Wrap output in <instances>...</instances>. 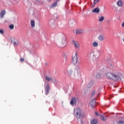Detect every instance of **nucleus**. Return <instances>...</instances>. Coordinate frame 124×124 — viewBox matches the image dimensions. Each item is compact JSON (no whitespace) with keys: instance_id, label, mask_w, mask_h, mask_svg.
Masks as SVG:
<instances>
[{"instance_id":"9d476101","label":"nucleus","mask_w":124,"mask_h":124,"mask_svg":"<svg viewBox=\"0 0 124 124\" xmlns=\"http://www.w3.org/2000/svg\"><path fill=\"white\" fill-rule=\"evenodd\" d=\"M98 39L99 41L102 42V41H104V40L105 39V38H104V36L100 35L98 37Z\"/></svg>"},{"instance_id":"ddd939ff","label":"nucleus","mask_w":124,"mask_h":124,"mask_svg":"<svg viewBox=\"0 0 124 124\" xmlns=\"http://www.w3.org/2000/svg\"><path fill=\"white\" fill-rule=\"evenodd\" d=\"M93 80H91L87 85V88H92L93 85Z\"/></svg>"},{"instance_id":"1a4fd4ad","label":"nucleus","mask_w":124,"mask_h":124,"mask_svg":"<svg viewBox=\"0 0 124 124\" xmlns=\"http://www.w3.org/2000/svg\"><path fill=\"white\" fill-rule=\"evenodd\" d=\"M49 91H50V86L47 84L45 89V93L46 95L49 93Z\"/></svg>"},{"instance_id":"dca6fc26","label":"nucleus","mask_w":124,"mask_h":124,"mask_svg":"<svg viewBox=\"0 0 124 124\" xmlns=\"http://www.w3.org/2000/svg\"><path fill=\"white\" fill-rule=\"evenodd\" d=\"M92 45L94 48H96L98 46V43L96 41H94Z\"/></svg>"},{"instance_id":"412c9836","label":"nucleus","mask_w":124,"mask_h":124,"mask_svg":"<svg viewBox=\"0 0 124 124\" xmlns=\"http://www.w3.org/2000/svg\"><path fill=\"white\" fill-rule=\"evenodd\" d=\"M31 25L32 28H34V27H35V22H34V20H31Z\"/></svg>"},{"instance_id":"0eeeda50","label":"nucleus","mask_w":124,"mask_h":124,"mask_svg":"<svg viewBox=\"0 0 124 124\" xmlns=\"http://www.w3.org/2000/svg\"><path fill=\"white\" fill-rule=\"evenodd\" d=\"M76 103H77V99L75 97H72L70 102V104L72 106L74 105H76Z\"/></svg>"},{"instance_id":"f257e3e1","label":"nucleus","mask_w":124,"mask_h":124,"mask_svg":"<svg viewBox=\"0 0 124 124\" xmlns=\"http://www.w3.org/2000/svg\"><path fill=\"white\" fill-rule=\"evenodd\" d=\"M72 63L76 67L74 69V73H78V71L80 69V66H79V63L78 61V56H77V53H76L75 55L73 56Z\"/></svg>"},{"instance_id":"2f4dec72","label":"nucleus","mask_w":124,"mask_h":124,"mask_svg":"<svg viewBox=\"0 0 124 124\" xmlns=\"http://www.w3.org/2000/svg\"><path fill=\"white\" fill-rule=\"evenodd\" d=\"M121 27L122 28H124V22L122 23V25H121Z\"/></svg>"},{"instance_id":"a211bd4d","label":"nucleus","mask_w":124,"mask_h":124,"mask_svg":"<svg viewBox=\"0 0 124 124\" xmlns=\"http://www.w3.org/2000/svg\"><path fill=\"white\" fill-rule=\"evenodd\" d=\"M59 0H56V2L52 4V5L51 6V8H53V7H56L58 4V1H59Z\"/></svg>"},{"instance_id":"473e14b6","label":"nucleus","mask_w":124,"mask_h":124,"mask_svg":"<svg viewBox=\"0 0 124 124\" xmlns=\"http://www.w3.org/2000/svg\"><path fill=\"white\" fill-rule=\"evenodd\" d=\"M95 115H96V116H99V114H98V113L97 112H95Z\"/></svg>"},{"instance_id":"393cba45","label":"nucleus","mask_w":124,"mask_h":124,"mask_svg":"<svg viewBox=\"0 0 124 124\" xmlns=\"http://www.w3.org/2000/svg\"><path fill=\"white\" fill-rule=\"evenodd\" d=\"M96 77L97 78V79H100V78H101V75L99 74H98L96 75Z\"/></svg>"},{"instance_id":"423d86ee","label":"nucleus","mask_w":124,"mask_h":124,"mask_svg":"<svg viewBox=\"0 0 124 124\" xmlns=\"http://www.w3.org/2000/svg\"><path fill=\"white\" fill-rule=\"evenodd\" d=\"M72 43L76 49H78V50L80 49V44L77 41L74 40L72 41Z\"/></svg>"},{"instance_id":"bb28decb","label":"nucleus","mask_w":124,"mask_h":124,"mask_svg":"<svg viewBox=\"0 0 124 124\" xmlns=\"http://www.w3.org/2000/svg\"><path fill=\"white\" fill-rule=\"evenodd\" d=\"M72 73H73V70H70L69 72V75H70V76H71V75H72Z\"/></svg>"},{"instance_id":"c85d7f7f","label":"nucleus","mask_w":124,"mask_h":124,"mask_svg":"<svg viewBox=\"0 0 124 124\" xmlns=\"http://www.w3.org/2000/svg\"><path fill=\"white\" fill-rule=\"evenodd\" d=\"M0 33H1V34H3V30H0Z\"/></svg>"},{"instance_id":"7c9ffc66","label":"nucleus","mask_w":124,"mask_h":124,"mask_svg":"<svg viewBox=\"0 0 124 124\" xmlns=\"http://www.w3.org/2000/svg\"><path fill=\"white\" fill-rule=\"evenodd\" d=\"M20 62H23L25 61V59L24 58H20Z\"/></svg>"},{"instance_id":"b1692460","label":"nucleus","mask_w":124,"mask_h":124,"mask_svg":"<svg viewBox=\"0 0 124 124\" xmlns=\"http://www.w3.org/2000/svg\"><path fill=\"white\" fill-rule=\"evenodd\" d=\"M124 122L123 120H120L118 122H117V124H124Z\"/></svg>"},{"instance_id":"f8f14e48","label":"nucleus","mask_w":124,"mask_h":124,"mask_svg":"<svg viewBox=\"0 0 124 124\" xmlns=\"http://www.w3.org/2000/svg\"><path fill=\"white\" fill-rule=\"evenodd\" d=\"M84 32V31L82 30V29H77L76 30V34H79L80 33H83Z\"/></svg>"},{"instance_id":"c756f323","label":"nucleus","mask_w":124,"mask_h":124,"mask_svg":"<svg viewBox=\"0 0 124 124\" xmlns=\"http://www.w3.org/2000/svg\"><path fill=\"white\" fill-rule=\"evenodd\" d=\"M94 93H95V91L93 90L92 92V95H94Z\"/></svg>"},{"instance_id":"f704fd0d","label":"nucleus","mask_w":124,"mask_h":124,"mask_svg":"<svg viewBox=\"0 0 124 124\" xmlns=\"http://www.w3.org/2000/svg\"><path fill=\"white\" fill-rule=\"evenodd\" d=\"M74 77H75V74L74 75Z\"/></svg>"},{"instance_id":"f3484780","label":"nucleus","mask_w":124,"mask_h":124,"mask_svg":"<svg viewBox=\"0 0 124 124\" xmlns=\"http://www.w3.org/2000/svg\"><path fill=\"white\" fill-rule=\"evenodd\" d=\"M101 120L103 122H105L107 120V116H104L103 115H100Z\"/></svg>"},{"instance_id":"9b49d317","label":"nucleus","mask_w":124,"mask_h":124,"mask_svg":"<svg viewBox=\"0 0 124 124\" xmlns=\"http://www.w3.org/2000/svg\"><path fill=\"white\" fill-rule=\"evenodd\" d=\"M100 10L98 8H95L92 10L93 13H99Z\"/></svg>"},{"instance_id":"7ed1b4c3","label":"nucleus","mask_w":124,"mask_h":124,"mask_svg":"<svg viewBox=\"0 0 124 124\" xmlns=\"http://www.w3.org/2000/svg\"><path fill=\"white\" fill-rule=\"evenodd\" d=\"M58 38L61 41V45L62 48H64L66 46L67 41H66V36L65 34L62 33L59 34Z\"/></svg>"},{"instance_id":"20e7f679","label":"nucleus","mask_w":124,"mask_h":124,"mask_svg":"<svg viewBox=\"0 0 124 124\" xmlns=\"http://www.w3.org/2000/svg\"><path fill=\"white\" fill-rule=\"evenodd\" d=\"M74 112L75 116L77 117V119H83L85 118L86 115L84 113L82 112V109L79 108H76L74 109Z\"/></svg>"},{"instance_id":"6ab92c4d","label":"nucleus","mask_w":124,"mask_h":124,"mask_svg":"<svg viewBox=\"0 0 124 124\" xmlns=\"http://www.w3.org/2000/svg\"><path fill=\"white\" fill-rule=\"evenodd\" d=\"M105 19V17H104V16H101L100 17H99V22H103Z\"/></svg>"},{"instance_id":"4be33fe9","label":"nucleus","mask_w":124,"mask_h":124,"mask_svg":"<svg viewBox=\"0 0 124 124\" xmlns=\"http://www.w3.org/2000/svg\"><path fill=\"white\" fill-rule=\"evenodd\" d=\"M91 124H97V121L96 119H93L91 122Z\"/></svg>"},{"instance_id":"5701e85b","label":"nucleus","mask_w":124,"mask_h":124,"mask_svg":"<svg viewBox=\"0 0 124 124\" xmlns=\"http://www.w3.org/2000/svg\"><path fill=\"white\" fill-rule=\"evenodd\" d=\"M13 44L15 46H17V45H18V41L17 40L14 41Z\"/></svg>"},{"instance_id":"a878e982","label":"nucleus","mask_w":124,"mask_h":124,"mask_svg":"<svg viewBox=\"0 0 124 124\" xmlns=\"http://www.w3.org/2000/svg\"><path fill=\"white\" fill-rule=\"evenodd\" d=\"M9 29L10 30H13L14 29V25L13 24L10 25L9 26Z\"/></svg>"},{"instance_id":"cd10ccee","label":"nucleus","mask_w":124,"mask_h":124,"mask_svg":"<svg viewBox=\"0 0 124 124\" xmlns=\"http://www.w3.org/2000/svg\"><path fill=\"white\" fill-rule=\"evenodd\" d=\"M100 0H94L93 3L94 5L95 4V3H97L98 1H99Z\"/></svg>"},{"instance_id":"aec40b11","label":"nucleus","mask_w":124,"mask_h":124,"mask_svg":"<svg viewBox=\"0 0 124 124\" xmlns=\"http://www.w3.org/2000/svg\"><path fill=\"white\" fill-rule=\"evenodd\" d=\"M117 4L118 6H119V7L123 6V2L122 1V0H119L117 2Z\"/></svg>"},{"instance_id":"39448f33","label":"nucleus","mask_w":124,"mask_h":124,"mask_svg":"<svg viewBox=\"0 0 124 124\" xmlns=\"http://www.w3.org/2000/svg\"><path fill=\"white\" fill-rule=\"evenodd\" d=\"M101 53L100 50H98L97 51V53H91V55H93L92 60L94 64L97 63L98 62V56H100Z\"/></svg>"},{"instance_id":"2eb2a0df","label":"nucleus","mask_w":124,"mask_h":124,"mask_svg":"<svg viewBox=\"0 0 124 124\" xmlns=\"http://www.w3.org/2000/svg\"><path fill=\"white\" fill-rule=\"evenodd\" d=\"M46 80L47 81V82H50V81H53V78L51 77H48V76H46Z\"/></svg>"},{"instance_id":"4468645a","label":"nucleus","mask_w":124,"mask_h":124,"mask_svg":"<svg viewBox=\"0 0 124 124\" xmlns=\"http://www.w3.org/2000/svg\"><path fill=\"white\" fill-rule=\"evenodd\" d=\"M5 13H6V12L5 10H2V11H1L0 13V18H3V17H4V15L5 14Z\"/></svg>"},{"instance_id":"72a5a7b5","label":"nucleus","mask_w":124,"mask_h":124,"mask_svg":"<svg viewBox=\"0 0 124 124\" xmlns=\"http://www.w3.org/2000/svg\"><path fill=\"white\" fill-rule=\"evenodd\" d=\"M123 41L124 43V38H123Z\"/></svg>"},{"instance_id":"f03ea898","label":"nucleus","mask_w":124,"mask_h":124,"mask_svg":"<svg viewBox=\"0 0 124 124\" xmlns=\"http://www.w3.org/2000/svg\"><path fill=\"white\" fill-rule=\"evenodd\" d=\"M106 76L109 80H113V81H121L122 78L120 76L117 75L115 73L108 72L106 73Z\"/></svg>"},{"instance_id":"6e6552de","label":"nucleus","mask_w":124,"mask_h":124,"mask_svg":"<svg viewBox=\"0 0 124 124\" xmlns=\"http://www.w3.org/2000/svg\"><path fill=\"white\" fill-rule=\"evenodd\" d=\"M90 105L92 108H94L95 105H96V103L95 102V99H93L90 102Z\"/></svg>"}]
</instances>
